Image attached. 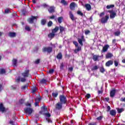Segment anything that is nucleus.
Wrapping results in <instances>:
<instances>
[{"label": "nucleus", "instance_id": "13d9d810", "mask_svg": "<svg viewBox=\"0 0 125 125\" xmlns=\"http://www.w3.org/2000/svg\"><path fill=\"white\" fill-rule=\"evenodd\" d=\"M104 15H105V13L104 12H103L100 13V14L99 15V16L100 17H102L103 16H104Z\"/></svg>", "mask_w": 125, "mask_h": 125}, {"label": "nucleus", "instance_id": "58836bf2", "mask_svg": "<svg viewBox=\"0 0 125 125\" xmlns=\"http://www.w3.org/2000/svg\"><path fill=\"white\" fill-rule=\"evenodd\" d=\"M25 30H26V31H28V32H30V31H31V28H30L29 26L26 25L25 26Z\"/></svg>", "mask_w": 125, "mask_h": 125}, {"label": "nucleus", "instance_id": "423d86ee", "mask_svg": "<svg viewBox=\"0 0 125 125\" xmlns=\"http://www.w3.org/2000/svg\"><path fill=\"white\" fill-rule=\"evenodd\" d=\"M25 114H28V115H31L33 113V108L31 107H26L23 109Z\"/></svg>", "mask_w": 125, "mask_h": 125}, {"label": "nucleus", "instance_id": "c9c22d12", "mask_svg": "<svg viewBox=\"0 0 125 125\" xmlns=\"http://www.w3.org/2000/svg\"><path fill=\"white\" fill-rule=\"evenodd\" d=\"M46 23V20L45 19H42L41 21V24L43 26L45 25V24Z\"/></svg>", "mask_w": 125, "mask_h": 125}, {"label": "nucleus", "instance_id": "603ef678", "mask_svg": "<svg viewBox=\"0 0 125 125\" xmlns=\"http://www.w3.org/2000/svg\"><path fill=\"white\" fill-rule=\"evenodd\" d=\"M3 90V86L2 85V84H0V92H1V91Z\"/></svg>", "mask_w": 125, "mask_h": 125}, {"label": "nucleus", "instance_id": "39448f33", "mask_svg": "<svg viewBox=\"0 0 125 125\" xmlns=\"http://www.w3.org/2000/svg\"><path fill=\"white\" fill-rule=\"evenodd\" d=\"M108 12L110 13L109 17L110 19H114V18L117 16V13H116L113 10H108Z\"/></svg>", "mask_w": 125, "mask_h": 125}, {"label": "nucleus", "instance_id": "5fc2aeb1", "mask_svg": "<svg viewBox=\"0 0 125 125\" xmlns=\"http://www.w3.org/2000/svg\"><path fill=\"white\" fill-rule=\"evenodd\" d=\"M102 119H103V116H101L97 118V120L98 121H101V120H102Z\"/></svg>", "mask_w": 125, "mask_h": 125}, {"label": "nucleus", "instance_id": "ea45409f", "mask_svg": "<svg viewBox=\"0 0 125 125\" xmlns=\"http://www.w3.org/2000/svg\"><path fill=\"white\" fill-rule=\"evenodd\" d=\"M61 2V3H63L64 5H68V3H67V1H66V0H62Z\"/></svg>", "mask_w": 125, "mask_h": 125}, {"label": "nucleus", "instance_id": "6e6d98bb", "mask_svg": "<svg viewBox=\"0 0 125 125\" xmlns=\"http://www.w3.org/2000/svg\"><path fill=\"white\" fill-rule=\"evenodd\" d=\"M9 12H10V10H9V9H5V13L7 14V13H9Z\"/></svg>", "mask_w": 125, "mask_h": 125}, {"label": "nucleus", "instance_id": "a19ab883", "mask_svg": "<svg viewBox=\"0 0 125 125\" xmlns=\"http://www.w3.org/2000/svg\"><path fill=\"white\" fill-rule=\"evenodd\" d=\"M24 102H25V100L21 99L19 100V103L22 105V104H24Z\"/></svg>", "mask_w": 125, "mask_h": 125}, {"label": "nucleus", "instance_id": "c756f323", "mask_svg": "<svg viewBox=\"0 0 125 125\" xmlns=\"http://www.w3.org/2000/svg\"><path fill=\"white\" fill-rule=\"evenodd\" d=\"M116 109L117 110V112L119 114H121V113H123V111H125L124 108H120L119 107L117 108Z\"/></svg>", "mask_w": 125, "mask_h": 125}, {"label": "nucleus", "instance_id": "37998d69", "mask_svg": "<svg viewBox=\"0 0 125 125\" xmlns=\"http://www.w3.org/2000/svg\"><path fill=\"white\" fill-rule=\"evenodd\" d=\"M85 98H87V99H89L90 97H91V95L90 94H86L85 96Z\"/></svg>", "mask_w": 125, "mask_h": 125}, {"label": "nucleus", "instance_id": "f03ea898", "mask_svg": "<svg viewBox=\"0 0 125 125\" xmlns=\"http://www.w3.org/2000/svg\"><path fill=\"white\" fill-rule=\"evenodd\" d=\"M38 16H31V18L27 19V21L29 24H34V22H37Z\"/></svg>", "mask_w": 125, "mask_h": 125}, {"label": "nucleus", "instance_id": "b1692460", "mask_svg": "<svg viewBox=\"0 0 125 125\" xmlns=\"http://www.w3.org/2000/svg\"><path fill=\"white\" fill-rule=\"evenodd\" d=\"M55 37V34L53 33V32L49 34L48 35V38H49L50 39H53Z\"/></svg>", "mask_w": 125, "mask_h": 125}, {"label": "nucleus", "instance_id": "a18cd8bd", "mask_svg": "<svg viewBox=\"0 0 125 125\" xmlns=\"http://www.w3.org/2000/svg\"><path fill=\"white\" fill-rule=\"evenodd\" d=\"M114 65L115 66V67H118V66H119V62H118L117 61H114Z\"/></svg>", "mask_w": 125, "mask_h": 125}, {"label": "nucleus", "instance_id": "3c124183", "mask_svg": "<svg viewBox=\"0 0 125 125\" xmlns=\"http://www.w3.org/2000/svg\"><path fill=\"white\" fill-rule=\"evenodd\" d=\"M26 81V78H21V83H25V82Z\"/></svg>", "mask_w": 125, "mask_h": 125}, {"label": "nucleus", "instance_id": "c03bdc74", "mask_svg": "<svg viewBox=\"0 0 125 125\" xmlns=\"http://www.w3.org/2000/svg\"><path fill=\"white\" fill-rule=\"evenodd\" d=\"M73 43L75 45L76 47H78L79 46V43L76 41H73Z\"/></svg>", "mask_w": 125, "mask_h": 125}, {"label": "nucleus", "instance_id": "473e14b6", "mask_svg": "<svg viewBox=\"0 0 125 125\" xmlns=\"http://www.w3.org/2000/svg\"><path fill=\"white\" fill-rule=\"evenodd\" d=\"M114 7H115V5H114V4L107 5L106 6L107 9H110V8H113Z\"/></svg>", "mask_w": 125, "mask_h": 125}, {"label": "nucleus", "instance_id": "864d4df0", "mask_svg": "<svg viewBox=\"0 0 125 125\" xmlns=\"http://www.w3.org/2000/svg\"><path fill=\"white\" fill-rule=\"evenodd\" d=\"M63 68H64V64L63 63V62H62L61 64L60 69H61V70H63Z\"/></svg>", "mask_w": 125, "mask_h": 125}, {"label": "nucleus", "instance_id": "ddd939ff", "mask_svg": "<svg viewBox=\"0 0 125 125\" xmlns=\"http://www.w3.org/2000/svg\"><path fill=\"white\" fill-rule=\"evenodd\" d=\"M110 47V46L108 44L104 45L103 47V50L102 51V52H106L108 49Z\"/></svg>", "mask_w": 125, "mask_h": 125}, {"label": "nucleus", "instance_id": "9d476101", "mask_svg": "<svg viewBox=\"0 0 125 125\" xmlns=\"http://www.w3.org/2000/svg\"><path fill=\"white\" fill-rule=\"evenodd\" d=\"M62 105H63V104L61 103L60 102L56 104V109H57V110H61V109H62V108L63 107Z\"/></svg>", "mask_w": 125, "mask_h": 125}, {"label": "nucleus", "instance_id": "f704fd0d", "mask_svg": "<svg viewBox=\"0 0 125 125\" xmlns=\"http://www.w3.org/2000/svg\"><path fill=\"white\" fill-rule=\"evenodd\" d=\"M77 13L78 15H80V16H82V17L83 16V13L82 12V11L80 10L77 11Z\"/></svg>", "mask_w": 125, "mask_h": 125}, {"label": "nucleus", "instance_id": "2eb2a0df", "mask_svg": "<svg viewBox=\"0 0 125 125\" xmlns=\"http://www.w3.org/2000/svg\"><path fill=\"white\" fill-rule=\"evenodd\" d=\"M115 94H116V90L115 89H113L110 91V97L113 98V97H114L115 96Z\"/></svg>", "mask_w": 125, "mask_h": 125}, {"label": "nucleus", "instance_id": "4d7b16f0", "mask_svg": "<svg viewBox=\"0 0 125 125\" xmlns=\"http://www.w3.org/2000/svg\"><path fill=\"white\" fill-rule=\"evenodd\" d=\"M40 62H41V60L37 59L36 61H35V64H40Z\"/></svg>", "mask_w": 125, "mask_h": 125}, {"label": "nucleus", "instance_id": "412c9836", "mask_svg": "<svg viewBox=\"0 0 125 125\" xmlns=\"http://www.w3.org/2000/svg\"><path fill=\"white\" fill-rule=\"evenodd\" d=\"M62 58H63V56L62 55V53L61 52L59 53L57 55V58L59 60H61V59H62Z\"/></svg>", "mask_w": 125, "mask_h": 125}, {"label": "nucleus", "instance_id": "09e8293b", "mask_svg": "<svg viewBox=\"0 0 125 125\" xmlns=\"http://www.w3.org/2000/svg\"><path fill=\"white\" fill-rule=\"evenodd\" d=\"M44 115H45L46 117H47V118H50V117H51V115H50L49 113H46Z\"/></svg>", "mask_w": 125, "mask_h": 125}, {"label": "nucleus", "instance_id": "0eeeda50", "mask_svg": "<svg viewBox=\"0 0 125 125\" xmlns=\"http://www.w3.org/2000/svg\"><path fill=\"white\" fill-rule=\"evenodd\" d=\"M77 41L80 44V45L81 46H83V42H85V39H84V36L83 35H82L81 36V39L78 38Z\"/></svg>", "mask_w": 125, "mask_h": 125}, {"label": "nucleus", "instance_id": "c85d7f7f", "mask_svg": "<svg viewBox=\"0 0 125 125\" xmlns=\"http://www.w3.org/2000/svg\"><path fill=\"white\" fill-rule=\"evenodd\" d=\"M63 21V17H59L58 18V22L59 24H61Z\"/></svg>", "mask_w": 125, "mask_h": 125}, {"label": "nucleus", "instance_id": "6e6552de", "mask_svg": "<svg viewBox=\"0 0 125 125\" xmlns=\"http://www.w3.org/2000/svg\"><path fill=\"white\" fill-rule=\"evenodd\" d=\"M29 75H30V70L25 69L24 72L21 73V76L23 78H28L29 77Z\"/></svg>", "mask_w": 125, "mask_h": 125}, {"label": "nucleus", "instance_id": "69168bd1", "mask_svg": "<svg viewBox=\"0 0 125 125\" xmlns=\"http://www.w3.org/2000/svg\"><path fill=\"white\" fill-rule=\"evenodd\" d=\"M22 13L23 14V15H26V10L23 9L22 10Z\"/></svg>", "mask_w": 125, "mask_h": 125}, {"label": "nucleus", "instance_id": "20e7f679", "mask_svg": "<svg viewBox=\"0 0 125 125\" xmlns=\"http://www.w3.org/2000/svg\"><path fill=\"white\" fill-rule=\"evenodd\" d=\"M109 20V16L106 15L105 17H103L102 18L101 20V22L102 24H106L108 22V20Z\"/></svg>", "mask_w": 125, "mask_h": 125}, {"label": "nucleus", "instance_id": "8fccbe9b", "mask_svg": "<svg viewBox=\"0 0 125 125\" xmlns=\"http://www.w3.org/2000/svg\"><path fill=\"white\" fill-rule=\"evenodd\" d=\"M42 109L44 111L47 112V108L45 107V106L43 105L42 107Z\"/></svg>", "mask_w": 125, "mask_h": 125}, {"label": "nucleus", "instance_id": "1a4fd4ad", "mask_svg": "<svg viewBox=\"0 0 125 125\" xmlns=\"http://www.w3.org/2000/svg\"><path fill=\"white\" fill-rule=\"evenodd\" d=\"M49 13H54L55 12V7L54 6H50L48 8Z\"/></svg>", "mask_w": 125, "mask_h": 125}, {"label": "nucleus", "instance_id": "9b49d317", "mask_svg": "<svg viewBox=\"0 0 125 125\" xmlns=\"http://www.w3.org/2000/svg\"><path fill=\"white\" fill-rule=\"evenodd\" d=\"M69 17L72 21H75L77 20V18L75 17L72 11H69Z\"/></svg>", "mask_w": 125, "mask_h": 125}, {"label": "nucleus", "instance_id": "2f4dec72", "mask_svg": "<svg viewBox=\"0 0 125 125\" xmlns=\"http://www.w3.org/2000/svg\"><path fill=\"white\" fill-rule=\"evenodd\" d=\"M58 94H59V93L58 92H53L52 93V95L53 97H55V98L57 97V96H58Z\"/></svg>", "mask_w": 125, "mask_h": 125}, {"label": "nucleus", "instance_id": "a878e982", "mask_svg": "<svg viewBox=\"0 0 125 125\" xmlns=\"http://www.w3.org/2000/svg\"><path fill=\"white\" fill-rule=\"evenodd\" d=\"M12 62L13 66H14V67H16V66H17V60L16 59H14L12 60Z\"/></svg>", "mask_w": 125, "mask_h": 125}, {"label": "nucleus", "instance_id": "dca6fc26", "mask_svg": "<svg viewBox=\"0 0 125 125\" xmlns=\"http://www.w3.org/2000/svg\"><path fill=\"white\" fill-rule=\"evenodd\" d=\"M85 7L87 11H90V10H91V5L90 4H85Z\"/></svg>", "mask_w": 125, "mask_h": 125}, {"label": "nucleus", "instance_id": "4c0bfd02", "mask_svg": "<svg viewBox=\"0 0 125 125\" xmlns=\"http://www.w3.org/2000/svg\"><path fill=\"white\" fill-rule=\"evenodd\" d=\"M100 71L101 73H104L105 72V68H104V66L100 67Z\"/></svg>", "mask_w": 125, "mask_h": 125}, {"label": "nucleus", "instance_id": "de8ad7c7", "mask_svg": "<svg viewBox=\"0 0 125 125\" xmlns=\"http://www.w3.org/2000/svg\"><path fill=\"white\" fill-rule=\"evenodd\" d=\"M48 73L49 74H53V73H54V69H51L49 70Z\"/></svg>", "mask_w": 125, "mask_h": 125}, {"label": "nucleus", "instance_id": "f257e3e1", "mask_svg": "<svg viewBox=\"0 0 125 125\" xmlns=\"http://www.w3.org/2000/svg\"><path fill=\"white\" fill-rule=\"evenodd\" d=\"M60 103L62 104H67V97L64 95H61L59 97Z\"/></svg>", "mask_w": 125, "mask_h": 125}, {"label": "nucleus", "instance_id": "aec40b11", "mask_svg": "<svg viewBox=\"0 0 125 125\" xmlns=\"http://www.w3.org/2000/svg\"><path fill=\"white\" fill-rule=\"evenodd\" d=\"M58 31H59V27L58 26H56L55 28L52 29V32H53L54 34L57 33Z\"/></svg>", "mask_w": 125, "mask_h": 125}, {"label": "nucleus", "instance_id": "72a5a7b5", "mask_svg": "<svg viewBox=\"0 0 125 125\" xmlns=\"http://www.w3.org/2000/svg\"><path fill=\"white\" fill-rule=\"evenodd\" d=\"M99 67L97 65H95L91 68V71H96V70H98Z\"/></svg>", "mask_w": 125, "mask_h": 125}, {"label": "nucleus", "instance_id": "4be33fe9", "mask_svg": "<svg viewBox=\"0 0 125 125\" xmlns=\"http://www.w3.org/2000/svg\"><path fill=\"white\" fill-rule=\"evenodd\" d=\"M0 111L1 112H4L5 111V108L3 107V104L2 103L0 104Z\"/></svg>", "mask_w": 125, "mask_h": 125}, {"label": "nucleus", "instance_id": "bf43d9fd", "mask_svg": "<svg viewBox=\"0 0 125 125\" xmlns=\"http://www.w3.org/2000/svg\"><path fill=\"white\" fill-rule=\"evenodd\" d=\"M88 125H97L96 122H92L88 124Z\"/></svg>", "mask_w": 125, "mask_h": 125}, {"label": "nucleus", "instance_id": "f8f14e48", "mask_svg": "<svg viewBox=\"0 0 125 125\" xmlns=\"http://www.w3.org/2000/svg\"><path fill=\"white\" fill-rule=\"evenodd\" d=\"M114 64V61L112 60H109L105 63L106 67H110L111 65Z\"/></svg>", "mask_w": 125, "mask_h": 125}, {"label": "nucleus", "instance_id": "f3484780", "mask_svg": "<svg viewBox=\"0 0 125 125\" xmlns=\"http://www.w3.org/2000/svg\"><path fill=\"white\" fill-rule=\"evenodd\" d=\"M109 114L112 117H115L117 114V111L115 110L112 109L110 111Z\"/></svg>", "mask_w": 125, "mask_h": 125}, {"label": "nucleus", "instance_id": "e433bc0d", "mask_svg": "<svg viewBox=\"0 0 125 125\" xmlns=\"http://www.w3.org/2000/svg\"><path fill=\"white\" fill-rule=\"evenodd\" d=\"M47 81L44 79H42L40 81V83L42 84L46 83Z\"/></svg>", "mask_w": 125, "mask_h": 125}, {"label": "nucleus", "instance_id": "7c9ffc66", "mask_svg": "<svg viewBox=\"0 0 125 125\" xmlns=\"http://www.w3.org/2000/svg\"><path fill=\"white\" fill-rule=\"evenodd\" d=\"M120 35H121V31L120 30L114 32V36H115V37H119Z\"/></svg>", "mask_w": 125, "mask_h": 125}, {"label": "nucleus", "instance_id": "052dcab7", "mask_svg": "<svg viewBox=\"0 0 125 125\" xmlns=\"http://www.w3.org/2000/svg\"><path fill=\"white\" fill-rule=\"evenodd\" d=\"M46 121H47V122H48V123H52V121H51V120L49 118H46Z\"/></svg>", "mask_w": 125, "mask_h": 125}, {"label": "nucleus", "instance_id": "e2e57ef3", "mask_svg": "<svg viewBox=\"0 0 125 125\" xmlns=\"http://www.w3.org/2000/svg\"><path fill=\"white\" fill-rule=\"evenodd\" d=\"M90 33V31L89 30H86L85 31V35H88Z\"/></svg>", "mask_w": 125, "mask_h": 125}, {"label": "nucleus", "instance_id": "49530a36", "mask_svg": "<svg viewBox=\"0 0 125 125\" xmlns=\"http://www.w3.org/2000/svg\"><path fill=\"white\" fill-rule=\"evenodd\" d=\"M0 74H5V70L4 69H0Z\"/></svg>", "mask_w": 125, "mask_h": 125}, {"label": "nucleus", "instance_id": "6ab92c4d", "mask_svg": "<svg viewBox=\"0 0 125 125\" xmlns=\"http://www.w3.org/2000/svg\"><path fill=\"white\" fill-rule=\"evenodd\" d=\"M59 29H60V34H62L63 32H65V27L60 25Z\"/></svg>", "mask_w": 125, "mask_h": 125}, {"label": "nucleus", "instance_id": "393cba45", "mask_svg": "<svg viewBox=\"0 0 125 125\" xmlns=\"http://www.w3.org/2000/svg\"><path fill=\"white\" fill-rule=\"evenodd\" d=\"M100 56H97L96 55H93L92 59L94 61H97L98 60V58H99Z\"/></svg>", "mask_w": 125, "mask_h": 125}, {"label": "nucleus", "instance_id": "774afa93", "mask_svg": "<svg viewBox=\"0 0 125 125\" xmlns=\"http://www.w3.org/2000/svg\"><path fill=\"white\" fill-rule=\"evenodd\" d=\"M25 106H28L29 107H31L32 105L31 104L27 103L25 104Z\"/></svg>", "mask_w": 125, "mask_h": 125}, {"label": "nucleus", "instance_id": "5701e85b", "mask_svg": "<svg viewBox=\"0 0 125 125\" xmlns=\"http://www.w3.org/2000/svg\"><path fill=\"white\" fill-rule=\"evenodd\" d=\"M105 57L106 59H108V58H111V57H113V54L111 53H107L105 55Z\"/></svg>", "mask_w": 125, "mask_h": 125}, {"label": "nucleus", "instance_id": "79ce46f5", "mask_svg": "<svg viewBox=\"0 0 125 125\" xmlns=\"http://www.w3.org/2000/svg\"><path fill=\"white\" fill-rule=\"evenodd\" d=\"M52 24H53V23L52 22V21H49L47 24L48 27H51L52 26Z\"/></svg>", "mask_w": 125, "mask_h": 125}, {"label": "nucleus", "instance_id": "cd10ccee", "mask_svg": "<svg viewBox=\"0 0 125 125\" xmlns=\"http://www.w3.org/2000/svg\"><path fill=\"white\" fill-rule=\"evenodd\" d=\"M28 85H29V83H27L26 84L22 86L21 87V90H25V89H27L28 88Z\"/></svg>", "mask_w": 125, "mask_h": 125}, {"label": "nucleus", "instance_id": "4468645a", "mask_svg": "<svg viewBox=\"0 0 125 125\" xmlns=\"http://www.w3.org/2000/svg\"><path fill=\"white\" fill-rule=\"evenodd\" d=\"M75 7H76V3L72 2L70 4V9L71 10H75Z\"/></svg>", "mask_w": 125, "mask_h": 125}, {"label": "nucleus", "instance_id": "a211bd4d", "mask_svg": "<svg viewBox=\"0 0 125 125\" xmlns=\"http://www.w3.org/2000/svg\"><path fill=\"white\" fill-rule=\"evenodd\" d=\"M9 36L10 38H15L16 37V33L10 32L9 33Z\"/></svg>", "mask_w": 125, "mask_h": 125}, {"label": "nucleus", "instance_id": "338daca9", "mask_svg": "<svg viewBox=\"0 0 125 125\" xmlns=\"http://www.w3.org/2000/svg\"><path fill=\"white\" fill-rule=\"evenodd\" d=\"M49 19H55V16L52 15L49 17Z\"/></svg>", "mask_w": 125, "mask_h": 125}, {"label": "nucleus", "instance_id": "680f3d73", "mask_svg": "<svg viewBox=\"0 0 125 125\" xmlns=\"http://www.w3.org/2000/svg\"><path fill=\"white\" fill-rule=\"evenodd\" d=\"M41 100H42V99L41 98H38L37 99H36L35 100V101L36 102H40V101H41Z\"/></svg>", "mask_w": 125, "mask_h": 125}, {"label": "nucleus", "instance_id": "0e129e2a", "mask_svg": "<svg viewBox=\"0 0 125 125\" xmlns=\"http://www.w3.org/2000/svg\"><path fill=\"white\" fill-rule=\"evenodd\" d=\"M110 110H111V107H110V106H107V112H109Z\"/></svg>", "mask_w": 125, "mask_h": 125}, {"label": "nucleus", "instance_id": "7ed1b4c3", "mask_svg": "<svg viewBox=\"0 0 125 125\" xmlns=\"http://www.w3.org/2000/svg\"><path fill=\"white\" fill-rule=\"evenodd\" d=\"M53 48L52 47L48 46V47H44L42 48V52H47V53H51L52 52Z\"/></svg>", "mask_w": 125, "mask_h": 125}, {"label": "nucleus", "instance_id": "bb28decb", "mask_svg": "<svg viewBox=\"0 0 125 125\" xmlns=\"http://www.w3.org/2000/svg\"><path fill=\"white\" fill-rule=\"evenodd\" d=\"M81 50H82V47L78 46L77 49H75L74 50V53H78V52H79V51H81Z\"/></svg>", "mask_w": 125, "mask_h": 125}]
</instances>
